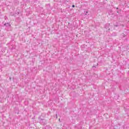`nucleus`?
Masks as SVG:
<instances>
[{"label": "nucleus", "mask_w": 129, "mask_h": 129, "mask_svg": "<svg viewBox=\"0 0 129 129\" xmlns=\"http://www.w3.org/2000/svg\"><path fill=\"white\" fill-rule=\"evenodd\" d=\"M72 7H73V8H75V5H73V6H72Z\"/></svg>", "instance_id": "3"}, {"label": "nucleus", "mask_w": 129, "mask_h": 129, "mask_svg": "<svg viewBox=\"0 0 129 129\" xmlns=\"http://www.w3.org/2000/svg\"><path fill=\"white\" fill-rule=\"evenodd\" d=\"M5 20H8V17H5Z\"/></svg>", "instance_id": "4"}, {"label": "nucleus", "mask_w": 129, "mask_h": 129, "mask_svg": "<svg viewBox=\"0 0 129 129\" xmlns=\"http://www.w3.org/2000/svg\"><path fill=\"white\" fill-rule=\"evenodd\" d=\"M4 26L6 27L7 31H12V26H11V24H10V23H5Z\"/></svg>", "instance_id": "1"}, {"label": "nucleus", "mask_w": 129, "mask_h": 129, "mask_svg": "<svg viewBox=\"0 0 129 129\" xmlns=\"http://www.w3.org/2000/svg\"><path fill=\"white\" fill-rule=\"evenodd\" d=\"M88 13H89V11H84V14L85 16H88L89 15Z\"/></svg>", "instance_id": "2"}]
</instances>
